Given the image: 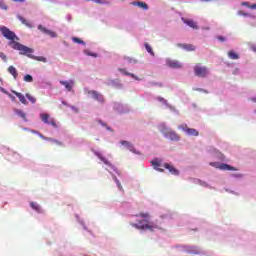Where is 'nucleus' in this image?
<instances>
[{"instance_id":"1","label":"nucleus","mask_w":256,"mask_h":256,"mask_svg":"<svg viewBox=\"0 0 256 256\" xmlns=\"http://www.w3.org/2000/svg\"><path fill=\"white\" fill-rule=\"evenodd\" d=\"M0 32L2 33L3 37L5 39H8L9 47L12 49H15V51H19L20 55H26V57H29V59H35V56H33L31 53H33V49L17 42L19 41V37L15 34V32L11 31L7 26H1Z\"/></svg>"},{"instance_id":"2","label":"nucleus","mask_w":256,"mask_h":256,"mask_svg":"<svg viewBox=\"0 0 256 256\" xmlns=\"http://www.w3.org/2000/svg\"><path fill=\"white\" fill-rule=\"evenodd\" d=\"M136 217H142V221H139L138 224H132V227H135V229H140L142 231H153L154 229H157L158 227L155 225H151L149 223V213L147 212H141L139 215H137Z\"/></svg>"},{"instance_id":"3","label":"nucleus","mask_w":256,"mask_h":256,"mask_svg":"<svg viewBox=\"0 0 256 256\" xmlns=\"http://www.w3.org/2000/svg\"><path fill=\"white\" fill-rule=\"evenodd\" d=\"M160 132L166 137V139H170V141H181V136L177 134V132L167 128L165 124L160 125Z\"/></svg>"},{"instance_id":"4","label":"nucleus","mask_w":256,"mask_h":256,"mask_svg":"<svg viewBox=\"0 0 256 256\" xmlns=\"http://www.w3.org/2000/svg\"><path fill=\"white\" fill-rule=\"evenodd\" d=\"M210 165L215 169H220V171H239V169L225 163L211 162Z\"/></svg>"},{"instance_id":"5","label":"nucleus","mask_w":256,"mask_h":256,"mask_svg":"<svg viewBox=\"0 0 256 256\" xmlns=\"http://www.w3.org/2000/svg\"><path fill=\"white\" fill-rule=\"evenodd\" d=\"M40 119L42 122H44L46 125H51L54 127V129H57V122H55V119L51 118V116L47 113H41Z\"/></svg>"},{"instance_id":"6","label":"nucleus","mask_w":256,"mask_h":256,"mask_svg":"<svg viewBox=\"0 0 256 256\" xmlns=\"http://www.w3.org/2000/svg\"><path fill=\"white\" fill-rule=\"evenodd\" d=\"M194 73L196 77H207V75H209V70H207V67L201 66V64H197L194 67Z\"/></svg>"},{"instance_id":"7","label":"nucleus","mask_w":256,"mask_h":256,"mask_svg":"<svg viewBox=\"0 0 256 256\" xmlns=\"http://www.w3.org/2000/svg\"><path fill=\"white\" fill-rule=\"evenodd\" d=\"M178 129H180L181 131H185L187 135H190L192 137H199V131H197V129L195 128H188L187 124L178 126Z\"/></svg>"},{"instance_id":"8","label":"nucleus","mask_w":256,"mask_h":256,"mask_svg":"<svg viewBox=\"0 0 256 256\" xmlns=\"http://www.w3.org/2000/svg\"><path fill=\"white\" fill-rule=\"evenodd\" d=\"M86 93L90 95L92 99H95V101H98V103H105V97H103L101 93L95 90H88Z\"/></svg>"},{"instance_id":"9","label":"nucleus","mask_w":256,"mask_h":256,"mask_svg":"<svg viewBox=\"0 0 256 256\" xmlns=\"http://www.w3.org/2000/svg\"><path fill=\"white\" fill-rule=\"evenodd\" d=\"M38 30L44 33V35H49L52 39L57 38V34L54 31L45 28L43 25H38Z\"/></svg>"},{"instance_id":"10","label":"nucleus","mask_w":256,"mask_h":256,"mask_svg":"<svg viewBox=\"0 0 256 256\" xmlns=\"http://www.w3.org/2000/svg\"><path fill=\"white\" fill-rule=\"evenodd\" d=\"M166 65L171 69H181L183 67L179 60H167Z\"/></svg>"},{"instance_id":"11","label":"nucleus","mask_w":256,"mask_h":256,"mask_svg":"<svg viewBox=\"0 0 256 256\" xmlns=\"http://www.w3.org/2000/svg\"><path fill=\"white\" fill-rule=\"evenodd\" d=\"M163 167H164V169H167L169 171V173H171V175H179V170L174 168L173 165H171L169 163H165L163 165Z\"/></svg>"},{"instance_id":"12","label":"nucleus","mask_w":256,"mask_h":256,"mask_svg":"<svg viewBox=\"0 0 256 256\" xmlns=\"http://www.w3.org/2000/svg\"><path fill=\"white\" fill-rule=\"evenodd\" d=\"M183 23L185 25H188V27H191V29H199V26H197V22H194L192 19H185L182 18Z\"/></svg>"},{"instance_id":"13","label":"nucleus","mask_w":256,"mask_h":256,"mask_svg":"<svg viewBox=\"0 0 256 256\" xmlns=\"http://www.w3.org/2000/svg\"><path fill=\"white\" fill-rule=\"evenodd\" d=\"M12 93L16 95V97H18L20 103H22L23 105H27L28 102H27V99L25 98V95L15 90H12Z\"/></svg>"},{"instance_id":"14","label":"nucleus","mask_w":256,"mask_h":256,"mask_svg":"<svg viewBox=\"0 0 256 256\" xmlns=\"http://www.w3.org/2000/svg\"><path fill=\"white\" fill-rule=\"evenodd\" d=\"M118 71H120V73H122L123 75H127L128 77H132V79H135V81H139V77H137V75H135L131 72H127V70L125 68H119Z\"/></svg>"},{"instance_id":"15","label":"nucleus","mask_w":256,"mask_h":256,"mask_svg":"<svg viewBox=\"0 0 256 256\" xmlns=\"http://www.w3.org/2000/svg\"><path fill=\"white\" fill-rule=\"evenodd\" d=\"M60 83L67 89L68 91H73V85L75 82L73 80L70 81H60Z\"/></svg>"},{"instance_id":"16","label":"nucleus","mask_w":256,"mask_h":256,"mask_svg":"<svg viewBox=\"0 0 256 256\" xmlns=\"http://www.w3.org/2000/svg\"><path fill=\"white\" fill-rule=\"evenodd\" d=\"M177 47H180L185 51H195V46H193L192 44H177Z\"/></svg>"},{"instance_id":"17","label":"nucleus","mask_w":256,"mask_h":256,"mask_svg":"<svg viewBox=\"0 0 256 256\" xmlns=\"http://www.w3.org/2000/svg\"><path fill=\"white\" fill-rule=\"evenodd\" d=\"M8 73H10V75H12L13 79H17V77H19V73L17 72V68H15L14 66H9L8 67Z\"/></svg>"},{"instance_id":"18","label":"nucleus","mask_w":256,"mask_h":256,"mask_svg":"<svg viewBox=\"0 0 256 256\" xmlns=\"http://www.w3.org/2000/svg\"><path fill=\"white\" fill-rule=\"evenodd\" d=\"M14 113H16L18 115V117H21V119H23L24 121H27V114H25V112H23V110L15 109Z\"/></svg>"},{"instance_id":"19","label":"nucleus","mask_w":256,"mask_h":256,"mask_svg":"<svg viewBox=\"0 0 256 256\" xmlns=\"http://www.w3.org/2000/svg\"><path fill=\"white\" fill-rule=\"evenodd\" d=\"M189 251L193 255H201V250H199V247H197V246H190Z\"/></svg>"},{"instance_id":"20","label":"nucleus","mask_w":256,"mask_h":256,"mask_svg":"<svg viewBox=\"0 0 256 256\" xmlns=\"http://www.w3.org/2000/svg\"><path fill=\"white\" fill-rule=\"evenodd\" d=\"M17 18L19 19V21H21V23L23 25H25L26 27L32 28L33 26L31 25V23H29L23 16L18 15Z\"/></svg>"},{"instance_id":"21","label":"nucleus","mask_w":256,"mask_h":256,"mask_svg":"<svg viewBox=\"0 0 256 256\" xmlns=\"http://www.w3.org/2000/svg\"><path fill=\"white\" fill-rule=\"evenodd\" d=\"M228 57L229 59H232L233 61L239 59V54H237L235 51L230 50L228 51Z\"/></svg>"},{"instance_id":"22","label":"nucleus","mask_w":256,"mask_h":256,"mask_svg":"<svg viewBox=\"0 0 256 256\" xmlns=\"http://www.w3.org/2000/svg\"><path fill=\"white\" fill-rule=\"evenodd\" d=\"M45 141H50L51 143H54V145H58L59 147H61L63 145V142H61L59 140H55L53 138H49V137H46Z\"/></svg>"},{"instance_id":"23","label":"nucleus","mask_w":256,"mask_h":256,"mask_svg":"<svg viewBox=\"0 0 256 256\" xmlns=\"http://www.w3.org/2000/svg\"><path fill=\"white\" fill-rule=\"evenodd\" d=\"M152 165H153V167L156 171H159L160 173H163L164 170L160 168L161 163H159L157 161H152Z\"/></svg>"},{"instance_id":"24","label":"nucleus","mask_w":256,"mask_h":256,"mask_svg":"<svg viewBox=\"0 0 256 256\" xmlns=\"http://www.w3.org/2000/svg\"><path fill=\"white\" fill-rule=\"evenodd\" d=\"M121 145H124L126 149H129V151H133L134 147L133 144H131L128 141H121Z\"/></svg>"},{"instance_id":"25","label":"nucleus","mask_w":256,"mask_h":256,"mask_svg":"<svg viewBox=\"0 0 256 256\" xmlns=\"http://www.w3.org/2000/svg\"><path fill=\"white\" fill-rule=\"evenodd\" d=\"M144 47L146 51L152 55V57H155V52H153V48H151V45H149V43H144Z\"/></svg>"},{"instance_id":"26","label":"nucleus","mask_w":256,"mask_h":256,"mask_svg":"<svg viewBox=\"0 0 256 256\" xmlns=\"http://www.w3.org/2000/svg\"><path fill=\"white\" fill-rule=\"evenodd\" d=\"M30 207H32L34 211H37V213H41V206H39L37 202H31Z\"/></svg>"},{"instance_id":"27","label":"nucleus","mask_w":256,"mask_h":256,"mask_svg":"<svg viewBox=\"0 0 256 256\" xmlns=\"http://www.w3.org/2000/svg\"><path fill=\"white\" fill-rule=\"evenodd\" d=\"M133 5H137L138 7L145 9V11L149 9V6L147 5V3H144V2H134Z\"/></svg>"},{"instance_id":"28","label":"nucleus","mask_w":256,"mask_h":256,"mask_svg":"<svg viewBox=\"0 0 256 256\" xmlns=\"http://www.w3.org/2000/svg\"><path fill=\"white\" fill-rule=\"evenodd\" d=\"M72 41L74 43H78L79 45H85V41L81 40L80 38L77 37H72Z\"/></svg>"},{"instance_id":"29","label":"nucleus","mask_w":256,"mask_h":256,"mask_svg":"<svg viewBox=\"0 0 256 256\" xmlns=\"http://www.w3.org/2000/svg\"><path fill=\"white\" fill-rule=\"evenodd\" d=\"M24 81L26 83H33V76H31L30 74H27L24 76Z\"/></svg>"},{"instance_id":"30","label":"nucleus","mask_w":256,"mask_h":256,"mask_svg":"<svg viewBox=\"0 0 256 256\" xmlns=\"http://www.w3.org/2000/svg\"><path fill=\"white\" fill-rule=\"evenodd\" d=\"M26 98L28 99V101H30L31 103H37V99H35V97H33L31 94L27 93L26 94Z\"/></svg>"},{"instance_id":"31","label":"nucleus","mask_w":256,"mask_h":256,"mask_svg":"<svg viewBox=\"0 0 256 256\" xmlns=\"http://www.w3.org/2000/svg\"><path fill=\"white\" fill-rule=\"evenodd\" d=\"M114 181H115V183H116L118 189H119L120 191H123V186L121 185V182L119 181V179H117V177H114Z\"/></svg>"},{"instance_id":"32","label":"nucleus","mask_w":256,"mask_h":256,"mask_svg":"<svg viewBox=\"0 0 256 256\" xmlns=\"http://www.w3.org/2000/svg\"><path fill=\"white\" fill-rule=\"evenodd\" d=\"M96 155L100 160H102L103 163H105V165H109V161H107L105 157L101 156L99 153H96Z\"/></svg>"},{"instance_id":"33","label":"nucleus","mask_w":256,"mask_h":256,"mask_svg":"<svg viewBox=\"0 0 256 256\" xmlns=\"http://www.w3.org/2000/svg\"><path fill=\"white\" fill-rule=\"evenodd\" d=\"M0 57L2 58V61H4V63H7V55H5V53L0 52Z\"/></svg>"},{"instance_id":"34","label":"nucleus","mask_w":256,"mask_h":256,"mask_svg":"<svg viewBox=\"0 0 256 256\" xmlns=\"http://www.w3.org/2000/svg\"><path fill=\"white\" fill-rule=\"evenodd\" d=\"M36 59H37V61H42V63H47V58H45L43 56H39Z\"/></svg>"},{"instance_id":"35","label":"nucleus","mask_w":256,"mask_h":256,"mask_svg":"<svg viewBox=\"0 0 256 256\" xmlns=\"http://www.w3.org/2000/svg\"><path fill=\"white\" fill-rule=\"evenodd\" d=\"M232 177H235L236 179H241L243 177V174L235 173V174H232Z\"/></svg>"},{"instance_id":"36","label":"nucleus","mask_w":256,"mask_h":256,"mask_svg":"<svg viewBox=\"0 0 256 256\" xmlns=\"http://www.w3.org/2000/svg\"><path fill=\"white\" fill-rule=\"evenodd\" d=\"M157 99H158V101H160V103H164V105H167V100L165 98L158 97Z\"/></svg>"},{"instance_id":"37","label":"nucleus","mask_w":256,"mask_h":256,"mask_svg":"<svg viewBox=\"0 0 256 256\" xmlns=\"http://www.w3.org/2000/svg\"><path fill=\"white\" fill-rule=\"evenodd\" d=\"M0 8L4 9L5 11L7 9V5H5V3H3V0H0Z\"/></svg>"},{"instance_id":"38","label":"nucleus","mask_w":256,"mask_h":256,"mask_svg":"<svg viewBox=\"0 0 256 256\" xmlns=\"http://www.w3.org/2000/svg\"><path fill=\"white\" fill-rule=\"evenodd\" d=\"M194 91H200V93H209L207 90L203 88H195Z\"/></svg>"},{"instance_id":"39","label":"nucleus","mask_w":256,"mask_h":256,"mask_svg":"<svg viewBox=\"0 0 256 256\" xmlns=\"http://www.w3.org/2000/svg\"><path fill=\"white\" fill-rule=\"evenodd\" d=\"M238 15H242L243 17H249V13L243 11H239Z\"/></svg>"},{"instance_id":"40","label":"nucleus","mask_w":256,"mask_h":256,"mask_svg":"<svg viewBox=\"0 0 256 256\" xmlns=\"http://www.w3.org/2000/svg\"><path fill=\"white\" fill-rule=\"evenodd\" d=\"M0 91L2 93H4V95H9V92L7 90H5V88H3V87H0Z\"/></svg>"},{"instance_id":"41","label":"nucleus","mask_w":256,"mask_h":256,"mask_svg":"<svg viewBox=\"0 0 256 256\" xmlns=\"http://www.w3.org/2000/svg\"><path fill=\"white\" fill-rule=\"evenodd\" d=\"M241 5L243 7H251V5H249V2H242Z\"/></svg>"},{"instance_id":"42","label":"nucleus","mask_w":256,"mask_h":256,"mask_svg":"<svg viewBox=\"0 0 256 256\" xmlns=\"http://www.w3.org/2000/svg\"><path fill=\"white\" fill-rule=\"evenodd\" d=\"M94 3H98V5H103V3L105 2H103L102 0H94Z\"/></svg>"},{"instance_id":"43","label":"nucleus","mask_w":256,"mask_h":256,"mask_svg":"<svg viewBox=\"0 0 256 256\" xmlns=\"http://www.w3.org/2000/svg\"><path fill=\"white\" fill-rule=\"evenodd\" d=\"M217 39H218V41H221L222 43L225 41V37H223V36H219Z\"/></svg>"},{"instance_id":"44","label":"nucleus","mask_w":256,"mask_h":256,"mask_svg":"<svg viewBox=\"0 0 256 256\" xmlns=\"http://www.w3.org/2000/svg\"><path fill=\"white\" fill-rule=\"evenodd\" d=\"M248 9H256V4H252V5L248 6Z\"/></svg>"},{"instance_id":"45","label":"nucleus","mask_w":256,"mask_h":256,"mask_svg":"<svg viewBox=\"0 0 256 256\" xmlns=\"http://www.w3.org/2000/svg\"><path fill=\"white\" fill-rule=\"evenodd\" d=\"M8 97H10V99H12L13 101H15V97L13 95H11L10 93L7 94Z\"/></svg>"},{"instance_id":"46","label":"nucleus","mask_w":256,"mask_h":256,"mask_svg":"<svg viewBox=\"0 0 256 256\" xmlns=\"http://www.w3.org/2000/svg\"><path fill=\"white\" fill-rule=\"evenodd\" d=\"M15 1L16 3H25V0H13Z\"/></svg>"},{"instance_id":"47","label":"nucleus","mask_w":256,"mask_h":256,"mask_svg":"<svg viewBox=\"0 0 256 256\" xmlns=\"http://www.w3.org/2000/svg\"><path fill=\"white\" fill-rule=\"evenodd\" d=\"M250 101H252L253 103H256V97L250 98Z\"/></svg>"},{"instance_id":"48","label":"nucleus","mask_w":256,"mask_h":256,"mask_svg":"<svg viewBox=\"0 0 256 256\" xmlns=\"http://www.w3.org/2000/svg\"><path fill=\"white\" fill-rule=\"evenodd\" d=\"M133 62H134V63H137V60H134Z\"/></svg>"},{"instance_id":"49","label":"nucleus","mask_w":256,"mask_h":256,"mask_svg":"<svg viewBox=\"0 0 256 256\" xmlns=\"http://www.w3.org/2000/svg\"><path fill=\"white\" fill-rule=\"evenodd\" d=\"M121 1H125V0H121Z\"/></svg>"}]
</instances>
